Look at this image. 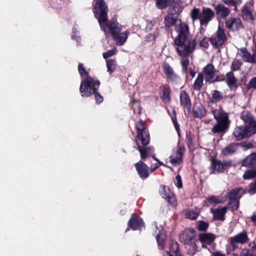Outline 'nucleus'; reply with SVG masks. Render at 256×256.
<instances>
[{"label":"nucleus","instance_id":"obj_1","mask_svg":"<svg viewBox=\"0 0 256 256\" xmlns=\"http://www.w3.org/2000/svg\"><path fill=\"white\" fill-rule=\"evenodd\" d=\"M94 1L96 4L94 12L101 29L104 31L106 36L108 34L112 35V38L116 40V45H124L130 35V32L126 30L120 34L122 26L116 20L113 18L109 22H107L108 8L104 0Z\"/></svg>","mask_w":256,"mask_h":256},{"label":"nucleus","instance_id":"obj_2","mask_svg":"<svg viewBox=\"0 0 256 256\" xmlns=\"http://www.w3.org/2000/svg\"><path fill=\"white\" fill-rule=\"evenodd\" d=\"M178 36L174 40L176 52L182 58L180 64L182 71L186 72L189 64L188 56L192 52L196 44V40L189 38V31L188 25L180 22V24L176 26Z\"/></svg>","mask_w":256,"mask_h":256},{"label":"nucleus","instance_id":"obj_3","mask_svg":"<svg viewBox=\"0 0 256 256\" xmlns=\"http://www.w3.org/2000/svg\"><path fill=\"white\" fill-rule=\"evenodd\" d=\"M211 112L216 120V123L212 128V132L214 134L225 132L230 125L228 114L224 112L222 108L212 110Z\"/></svg>","mask_w":256,"mask_h":256},{"label":"nucleus","instance_id":"obj_4","mask_svg":"<svg viewBox=\"0 0 256 256\" xmlns=\"http://www.w3.org/2000/svg\"><path fill=\"white\" fill-rule=\"evenodd\" d=\"M100 82L88 76L82 81L80 91L82 97H88L95 93L98 88Z\"/></svg>","mask_w":256,"mask_h":256},{"label":"nucleus","instance_id":"obj_5","mask_svg":"<svg viewBox=\"0 0 256 256\" xmlns=\"http://www.w3.org/2000/svg\"><path fill=\"white\" fill-rule=\"evenodd\" d=\"M233 136L238 140L249 138L256 134V122H252L250 126H236L233 131Z\"/></svg>","mask_w":256,"mask_h":256},{"label":"nucleus","instance_id":"obj_6","mask_svg":"<svg viewBox=\"0 0 256 256\" xmlns=\"http://www.w3.org/2000/svg\"><path fill=\"white\" fill-rule=\"evenodd\" d=\"M247 232L242 231L236 235L230 238V244L228 246V250L234 251L238 248L239 244H244L249 242Z\"/></svg>","mask_w":256,"mask_h":256},{"label":"nucleus","instance_id":"obj_7","mask_svg":"<svg viewBox=\"0 0 256 256\" xmlns=\"http://www.w3.org/2000/svg\"><path fill=\"white\" fill-rule=\"evenodd\" d=\"M137 136L136 139V144L142 142L148 144L150 142V134L146 130L144 123L142 120L138 122L136 125Z\"/></svg>","mask_w":256,"mask_h":256},{"label":"nucleus","instance_id":"obj_8","mask_svg":"<svg viewBox=\"0 0 256 256\" xmlns=\"http://www.w3.org/2000/svg\"><path fill=\"white\" fill-rule=\"evenodd\" d=\"M226 39L224 30L219 26L216 34L210 38V42L213 46L218 48L224 44Z\"/></svg>","mask_w":256,"mask_h":256},{"label":"nucleus","instance_id":"obj_9","mask_svg":"<svg viewBox=\"0 0 256 256\" xmlns=\"http://www.w3.org/2000/svg\"><path fill=\"white\" fill-rule=\"evenodd\" d=\"M214 16V12L210 8H204L200 13L199 20L202 26H206Z\"/></svg>","mask_w":256,"mask_h":256},{"label":"nucleus","instance_id":"obj_10","mask_svg":"<svg viewBox=\"0 0 256 256\" xmlns=\"http://www.w3.org/2000/svg\"><path fill=\"white\" fill-rule=\"evenodd\" d=\"M226 28L230 31L236 32L243 28V25L240 18L231 17L226 20Z\"/></svg>","mask_w":256,"mask_h":256},{"label":"nucleus","instance_id":"obj_11","mask_svg":"<svg viewBox=\"0 0 256 256\" xmlns=\"http://www.w3.org/2000/svg\"><path fill=\"white\" fill-rule=\"evenodd\" d=\"M154 226L157 242L162 250L164 248V241L166 238V232L162 226H158L156 223H154Z\"/></svg>","mask_w":256,"mask_h":256},{"label":"nucleus","instance_id":"obj_12","mask_svg":"<svg viewBox=\"0 0 256 256\" xmlns=\"http://www.w3.org/2000/svg\"><path fill=\"white\" fill-rule=\"evenodd\" d=\"M230 161H223L214 160L212 161V172L211 173H220L224 172L228 167L231 166Z\"/></svg>","mask_w":256,"mask_h":256},{"label":"nucleus","instance_id":"obj_13","mask_svg":"<svg viewBox=\"0 0 256 256\" xmlns=\"http://www.w3.org/2000/svg\"><path fill=\"white\" fill-rule=\"evenodd\" d=\"M238 55L244 62L253 64L256 63V56L254 52L252 54L246 48H242L238 50Z\"/></svg>","mask_w":256,"mask_h":256},{"label":"nucleus","instance_id":"obj_14","mask_svg":"<svg viewBox=\"0 0 256 256\" xmlns=\"http://www.w3.org/2000/svg\"><path fill=\"white\" fill-rule=\"evenodd\" d=\"M194 232L195 230L193 229L188 228L184 230L180 234V242L186 244H190L194 238Z\"/></svg>","mask_w":256,"mask_h":256},{"label":"nucleus","instance_id":"obj_15","mask_svg":"<svg viewBox=\"0 0 256 256\" xmlns=\"http://www.w3.org/2000/svg\"><path fill=\"white\" fill-rule=\"evenodd\" d=\"M148 144H143L142 142L137 144L138 150L140 152V158L142 160L152 156L154 152V148L152 146H145Z\"/></svg>","mask_w":256,"mask_h":256},{"label":"nucleus","instance_id":"obj_16","mask_svg":"<svg viewBox=\"0 0 256 256\" xmlns=\"http://www.w3.org/2000/svg\"><path fill=\"white\" fill-rule=\"evenodd\" d=\"M216 70L212 64H208L204 67L202 73L206 82H212L214 81Z\"/></svg>","mask_w":256,"mask_h":256},{"label":"nucleus","instance_id":"obj_17","mask_svg":"<svg viewBox=\"0 0 256 256\" xmlns=\"http://www.w3.org/2000/svg\"><path fill=\"white\" fill-rule=\"evenodd\" d=\"M160 194L162 198L167 200L170 204L174 206L176 204V196L172 193L168 188L164 186H162Z\"/></svg>","mask_w":256,"mask_h":256},{"label":"nucleus","instance_id":"obj_18","mask_svg":"<svg viewBox=\"0 0 256 256\" xmlns=\"http://www.w3.org/2000/svg\"><path fill=\"white\" fill-rule=\"evenodd\" d=\"M227 206H218L210 208V212L213 214V218L214 220L224 221V216L227 212Z\"/></svg>","mask_w":256,"mask_h":256},{"label":"nucleus","instance_id":"obj_19","mask_svg":"<svg viewBox=\"0 0 256 256\" xmlns=\"http://www.w3.org/2000/svg\"><path fill=\"white\" fill-rule=\"evenodd\" d=\"M128 225L130 228L134 230H140L144 226L142 220L136 215H132L128 222Z\"/></svg>","mask_w":256,"mask_h":256},{"label":"nucleus","instance_id":"obj_20","mask_svg":"<svg viewBox=\"0 0 256 256\" xmlns=\"http://www.w3.org/2000/svg\"><path fill=\"white\" fill-rule=\"evenodd\" d=\"M185 152L184 146H179L176 151V154L170 156V162L174 166H176L181 163L182 160V156Z\"/></svg>","mask_w":256,"mask_h":256},{"label":"nucleus","instance_id":"obj_21","mask_svg":"<svg viewBox=\"0 0 256 256\" xmlns=\"http://www.w3.org/2000/svg\"><path fill=\"white\" fill-rule=\"evenodd\" d=\"M215 11L218 20H221L226 18L228 16L230 12L229 8L225 6L222 4H218L215 6Z\"/></svg>","mask_w":256,"mask_h":256},{"label":"nucleus","instance_id":"obj_22","mask_svg":"<svg viewBox=\"0 0 256 256\" xmlns=\"http://www.w3.org/2000/svg\"><path fill=\"white\" fill-rule=\"evenodd\" d=\"M136 170L139 174L140 176L143 178H147L149 174L148 173V166L142 160H140L138 162L135 164Z\"/></svg>","mask_w":256,"mask_h":256},{"label":"nucleus","instance_id":"obj_23","mask_svg":"<svg viewBox=\"0 0 256 256\" xmlns=\"http://www.w3.org/2000/svg\"><path fill=\"white\" fill-rule=\"evenodd\" d=\"M162 67L165 74L167 78L170 82H175L178 79V76L174 72L172 67L166 62H164Z\"/></svg>","mask_w":256,"mask_h":256},{"label":"nucleus","instance_id":"obj_24","mask_svg":"<svg viewBox=\"0 0 256 256\" xmlns=\"http://www.w3.org/2000/svg\"><path fill=\"white\" fill-rule=\"evenodd\" d=\"M246 193L244 190L242 188H236L227 194V198L230 201L238 200L242 196Z\"/></svg>","mask_w":256,"mask_h":256},{"label":"nucleus","instance_id":"obj_25","mask_svg":"<svg viewBox=\"0 0 256 256\" xmlns=\"http://www.w3.org/2000/svg\"><path fill=\"white\" fill-rule=\"evenodd\" d=\"M180 105L190 110L191 108V101L188 94L184 90H182L180 93Z\"/></svg>","mask_w":256,"mask_h":256},{"label":"nucleus","instance_id":"obj_26","mask_svg":"<svg viewBox=\"0 0 256 256\" xmlns=\"http://www.w3.org/2000/svg\"><path fill=\"white\" fill-rule=\"evenodd\" d=\"M215 236L212 234H199V240L201 242L202 248H206V244H211L214 240Z\"/></svg>","mask_w":256,"mask_h":256},{"label":"nucleus","instance_id":"obj_27","mask_svg":"<svg viewBox=\"0 0 256 256\" xmlns=\"http://www.w3.org/2000/svg\"><path fill=\"white\" fill-rule=\"evenodd\" d=\"M177 22V15L174 14L172 13L168 12L164 18V26L166 28H169L172 26H174Z\"/></svg>","mask_w":256,"mask_h":256},{"label":"nucleus","instance_id":"obj_28","mask_svg":"<svg viewBox=\"0 0 256 256\" xmlns=\"http://www.w3.org/2000/svg\"><path fill=\"white\" fill-rule=\"evenodd\" d=\"M226 80L228 86L231 90H234L236 88L238 80L234 76L232 72H230L226 74Z\"/></svg>","mask_w":256,"mask_h":256},{"label":"nucleus","instance_id":"obj_29","mask_svg":"<svg viewBox=\"0 0 256 256\" xmlns=\"http://www.w3.org/2000/svg\"><path fill=\"white\" fill-rule=\"evenodd\" d=\"M242 165L256 168V153H252L245 158L243 160Z\"/></svg>","mask_w":256,"mask_h":256},{"label":"nucleus","instance_id":"obj_30","mask_svg":"<svg viewBox=\"0 0 256 256\" xmlns=\"http://www.w3.org/2000/svg\"><path fill=\"white\" fill-rule=\"evenodd\" d=\"M242 119L244 122L245 126H250L252 122H256V120H254L252 114L248 112H244L242 114Z\"/></svg>","mask_w":256,"mask_h":256},{"label":"nucleus","instance_id":"obj_31","mask_svg":"<svg viewBox=\"0 0 256 256\" xmlns=\"http://www.w3.org/2000/svg\"><path fill=\"white\" fill-rule=\"evenodd\" d=\"M162 94L161 98L163 102L165 103H168L170 101V88L168 86H164L162 87Z\"/></svg>","mask_w":256,"mask_h":256},{"label":"nucleus","instance_id":"obj_32","mask_svg":"<svg viewBox=\"0 0 256 256\" xmlns=\"http://www.w3.org/2000/svg\"><path fill=\"white\" fill-rule=\"evenodd\" d=\"M236 144L234 143L230 144L222 149V152L224 156L230 155L236 152Z\"/></svg>","mask_w":256,"mask_h":256},{"label":"nucleus","instance_id":"obj_33","mask_svg":"<svg viewBox=\"0 0 256 256\" xmlns=\"http://www.w3.org/2000/svg\"><path fill=\"white\" fill-rule=\"evenodd\" d=\"M170 254H174V256H181L179 250V245L178 243L172 240L170 242Z\"/></svg>","mask_w":256,"mask_h":256},{"label":"nucleus","instance_id":"obj_34","mask_svg":"<svg viewBox=\"0 0 256 256\" xmlns=\"http://www.w3.org/2000/svg\"><path fill=\"white\" fill-rule=\"evenodd\" d=\"M172 4V8H170L168 12L172 13V14L176 15L182 11V8L180 2H174L173 0V2Z\"/></svg>","mask_w":256,"mask_h":256},{"label":"nucleus","instance_id":"obj_35","mask_svg":"<svg viewBox=\"0 0 256 256\" xmlns=\"http://www.w3.org/2000/svg\"><path fill=\"white\" fill-rule=\"evenodd\" d=\"M204 76L202 74H199L194 84L193 88L196 90H200L203 86Z\"/></svg>","mask_w":256,"mask_h":256},{"label":"nucleus","instance_id":"obj_36","mask_svg":"<svg viewBox=\"0 0 256 256\" xmlns=\"http://www.w3.org/2000/svg\"><path fill=\"white\" fill-rule=\"evenodd\" d=\"M194 114L196 117L201 118L206 114V110L202 106H197L194 110Z\"/></svg>","mask_w":256,"mask_h":256},{"label":"nucleus","instance_id":"obj_37","mask_svg":"<svg viewBox=\"0 0 256 256\" xmlns=\"http://www.w3.org/2000/svg\"><path fill=\"white\" fill-rule=\"evenodd\" d=\"M106 68L108 72L110 74L112 73L116 68V62L114 60H106Z\"/></svg>","mask_w":256,"mask_h":256},{"label":"nucleus","instance_id":"obj_38","mask_svg":"<svg viewBox=\"0 0 256 256\" xmlns=\"http://www.w3.org/2000/svg\"><path fill=\"white\" fill-rule=\"evenodd\" d=\"M173 0H157L156 2V6L160 9H163L171 4Z\"/></svg>","mask_w":256,"mask_h":256},{"label":"nucleus","instance_id":"obj_39","mask_svg":"<svg viewBox=\"0 0 256 256\" xmlns=\"http://www.w3.org/2000/svg\"><path fill=\"white\" fill-rule=\"evenodd\" d=\"M256 176V169H250L246 170L244 175L243 178L244 180H248L254 178Z\"/></svg>","mask_w":256,"mask_h":256},{"label":"nucleus","instance_id":"obj_40","mask_svg":"<svg viewBox=\"0 0 256 256\" xmlns=\"http://www.w3.org/2000/svg\"><path fill=\"white\" fill-rule=\"evenodd\" d=\"M199 215L198 212L192 210H188L186 212V216L187 218L195 220L196 219Z\"/></svg>","mask_w":256,"mask_h":256},{"label":"nucleus","instance_id":"obj_41","mask_svg":"<svg viewBox=\"0 0 256 256\" xmlns=\"http://www.w3.org/2000/svg\"><path fill=\"white\" fill-rule=\"evenodd\" d=\"M132 109L134 114H140L142 111V108L140 106L138 101L136 100H133L132 101Z\"/></svg>","mask_w":256,"mask_h":256},{"label":"nucleus","instance_id":"obj_42","mask_svg":"<svg viewBox=\"0 0 256 256\" xmlns=\"http://www.w3.org/2000/svg\"><path fill=\"white\" fill-rule=\"evenodd\" d=\"M242 62L240 60L235 59L232 63L231 68L232 70L236 71L240 69L242 65Z\"/></svg>","mask_w":256,"mask_h":256},{"label":"nucleus","instance_id":"obj_43","mask_svg":"<svg viewBox=\"0 0 256 256\" xmlns=\"http://www.w3.org/2000/svg\"><path fill=\"white\" fill-rule=\"evenodd\" d=\"M200 10L199 8H194L190 12L191 18L193 22L196 20H199V16L200 14Z\"/></svg>","mask_w":256,"mask_h":256},{"label":"nucleus","instance_id":"obj_44","mask_svg":"<svg viewBox=\"0 0 256 256\" xmlns=\"http://www.w3.org/2000/svg\"><path fill=\"white\" fill-rule=\"evenodd\" d=\"M173 113L174 115L172 116V122L174 124V128L178 132V135L180 136V126L178 124L177 120H176V112L175 110H173Z\"/></svg>","mask_w":256,"mask_h":256},{"label":"nucleus","instance_id":"obj_45","mask_svg":"<svg viewBox=\"0 0 256 256\" xmlns=\"http://www.w3.org/2000/svg\"><path fill=\"white\" fill-rule=\"evenodd\" d=\"M212 98L216 102L220 101L222 98V94L217 90L212 91Z\"/></svg>","mask_w":256,"mask_h":256},{"label":"nucleus","instance_id":"obj_46","mask_svg":"<svg viewBox=\"0 0 256 256\" xmlns=\"http://www.w3.org/2000/svg\"><path fill=\"white\" fill-rule=\"evenodd\" d=\"M242 16L244 19H246L247 20H251L252 19V12L246 8L242 10Z\"/></svg>","mask_w":256,"mask_h":256},{"label":"nucleus","instance_id":"obj_47","mask_svg":"<svg viewBox=\"0 0 256 256\" xmlns=\"http://www.w3.org/2000/svg\"><path fill=\"white\" fill-rule=\"evenodd\" d=\"M78 33V32L77 28L76 26H74L72 28V39L75 40L78 44H80V41L81 39L79 36H77Z\"/></svg>","mask_w":256,"mask_h":256},{"label":"nucleus","instance_id":"obj_48","mask_svg":"<svg viewBox=\"0 0 256 256\" xmlns=\"http://www.w3.org/2000/svg\"><path fill=\"white\" fill-rule=\"evenodd\" d=\"M78 70L81 76L84 77L88 75V72L85 70L82 64H78Z\"/></svg>","mask_w":256,"mask_h":256},{"label":"nucleus","instance_id":"obj_49","mask_svg":"<svg viewBox=\"0 0 256 256\" xmlns=\"http://www.w3.org/2000/svg\"><path fill=\"white\" fill-rule=\"evenodd\" d=\"M116 52V48L110 50L106 52L103 53L104 58L106 59L114 55Z\"/></svg>","mask_w":256,"mask_h":256},{"label":"nucleus","instance_id":"obj_50","mask_svg":"<svg viewBox=\"0 0 256 256\" xmlns=\"http://www.w3.org/2000/svg\"><path fill=\"white\" fill-rule=\"evenodd\" d=\"M207 200L210 202H212L214 204H220L222 202V200L219 199L218 197L216 196H211L207 198Z\"/></svg>","mask_w":256,"mask_h":256},{"label":"nucleus","instance_id":"obj_51","mask_svg":"<svg viewBox=\"0 0 256 256\" xmlns=\"http://www.w3.org/2000/svg\"><path fill=\"white\" fill-rule=\"evenodd\" d=\"M228 204L230 206V208L232 210H236L239 206V201L238 200H232L229 201L228 202Z\"/></svg>","mask_w":256,"mask_h":256},{"label":"nucleus","instance_id":"obj_52","mask_svg":"<svg viewBox=\"0 0 256 256\" xmlns=\"http://www.w3.org/2000/svg\"><path fill=\"white\" fill-rule=\"evenodd\" d=\"M208 226L207 222H200L198 226V230L200 231L206 230Z\"/></svg>","mask_w":256,"mask_h":256},{"label":"nucleus","instance_id":"obj_53","mask_svg":"<svg viewBox=\"0 0 256 256\" xmlns=\"http://www.w3.org/2000/svg\"><path fill=\"white\" fill-rule=\"evenodd\" d=\"M209 41H210V38L209 39L207 38H204L200 42V46L207 48L209 46Z\"/></svg>","mask_w":256,"mask_h":256},{"label":"nucleus","instance_id":"obj_54","mask_svg":"<svg viewBox=\"0 0 256 256\" xmlns=\"http://www.w3.org/2000/svg\"><path fill=\"white\" fill-rule=\"evenodd\" d=\"M175 185L178 188H182V180L180 175H178L176 177Z\"/></svg>","mask_w":256,"mask_h":256},{"label":"nucleus","instance_id":"obj_55","mask_svg":"<svg viewBox=\"0 0 256 256\" xmlns=\"http://www.w3.org/2000/svg\"><path fill=\"white\" fill-rule=\"evenodd\" d=\"M248 88L256 89V77L250 80L248 84Z\"/></svg>","mask_w":256,"mask_h":256},{"label":"nucleus","instance_id":"obj_56","mask_svg":"<svg viewBox=\"0 0 256 256\" xmlns=\"http://www.w3.org/2000/svg\"><path fill=\"white\" fill-rule=\"evenodd\" d=\"M94 94H95V100L96 103L100 104L103 101V97L100 94L96 92Z\"/></svg>","mask_w":256,"mask_h":256},{"label":"nucleus","instance_id":"obj_57","mask_svg":"<svg viewBox=\"0 0 256 256\" xmlns=\"http://www.w3.org/2000/svg\"><path fill=\"white\" fill-rule=\"evenodd\" d=\"M241 256H254V254L250 250L246 249L243 251Z\"/></svg>","mask_w":256,"mask_h":256},{"label":"nucleus","instance_id":"obj_58","mask_svg":"<svg viewBox=\"0 0 256 256\" xmlns=\"http://www.w3.org/2000/svg\"><path fill=\"white\" fill-rule=\"evenodd\" d=\"M250 186L251 188L249 189L248 192L252 194L256 192V181L254 183L251 184Z\"/></svg>","mask_w":256,"mask_h":256},{"label":"nucleus","instance_id":"obj_59","mask_svg":"<svg viewBox=\"0 0 256 256\" xmlns=\"http://www.w3.org/2000/svg\"><path fill=\"white\" fill-rule=\"evenodd\" d=\"M156 36L155 33H150L146 36V39L148 41L151 42L154 40Z\"/></svg>","mask_w":256,"mask_h":256},{"label":"nucleus","instance_id":"obj_60","mask_svg":"<svg viewBox=\"0 0 256 256\" xmlns=\"http://www.w3.org/2000/svg\"><path fill=\"white\" fill-rule=\"evenodd\" d=\"M154 25V22L152 21H150V22H148V24L146 26V30L148 31H150L152 30V27Z\"/></svg>","mask_w":256,"mask_h":256},{"label":"nucleus","instance_id":"obj_61","mask_svg":"<svg viewBox=\"0 0 256 256\" xmlns=\"http://www.w3.org/2000/svg\"><path fill=\"white\" fill-rule=\"evenodd\" d=\"M192 136L190 132L187 133L186 134V140L188 144L192 142Z\"/></svg>","mask_w":256,"mask_h":256},{"label":"nucleus","instance_id":"obj_62","mask_svg":"<svg viewBox=\"0 0 256 256\" xmlns=\"http://www.w3.org/2000/svg\"><path fill=\"white\" fill-rule=\"evenodd\" d=\"M224 2L227 4L233 6V4L238 3V2H234L233 0H223Z\"/></svg>","mask_w":256,"mask_h":256},{"label":"nucleus","instance_id":"obj_63","mask_svg":"<svg viewBox=\"0 0 256 256\" xmlns=\"http://www.w3.org/2000/svg\"><path fill=\"white\" fill-rule=\"evenodd\" d=\"M249 246L250 247L252 250H256V244L254 242L250 243Z\"/></svg>","mask_w":256,"mask_h":256},{"label":"nucleus","instance_id":"obj_64","mask_svg":"<svg viewBox=\"0 0 256 256\" xmlns=\"http://www.w3.org/2000/svg\"><path fill=\"white\" fill-rule=\"evenodd\" d=\"M251 220L252 222L254 224V225H256V214H254L252 216H251Z\"/></svg>","mask_w":256,"mask_h":256}]
</instances>
